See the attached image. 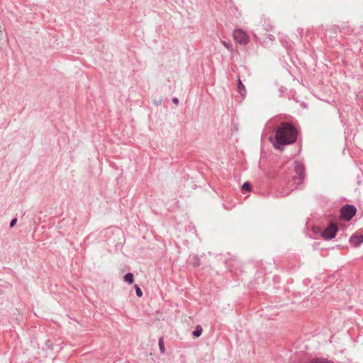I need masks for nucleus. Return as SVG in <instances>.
Instances as JSON below:
<instances>
[{
    "mask_svg": "<svg viewBox=\"0 0 363 363\" xmlns=\"http://www.w3.org/2000/svg\"><path fill=\"white\" fill-rule=\"evenodd\" d=\"M311 363H334L332 361L321 357H315L311 360Z\"/></svg>",
    "mask_w": 363,
    "mask_h": 363,
    "instance_id": "9d476101",
    "label": "nucleus"
},
{
    "mask_svg": "<svg viewBox=\"0 0 363 363\" xmlns=\"http://www.w3.org/2000/svg\"><path fill=\"white\" fill-rule=\"evenodd\" d=\"M222 43L229 51L233 50V45L230 43L223 41Z\"/></svg>",
    "mask_w": 363,
    "mask_h": 363,
    "instance_id": "4468645a",
    "label": "nucleus"
},
{
    "mask_svg": "<svg viewBox=\"0 0 363 363\" xmlns=\"http://www.w3.org/2000/svg\"><path fill=\"white\" fill-rule=\"evenodd\" d=\"M162 100L161 99H158V100H154L153 101V104L156 106H159L162 104Z\"/></svg>",
    "mask_w": 363,
    "mask_h": 363,
    "instance_id": "f3484780",
    "label": "nucleus"
},
{
    "mask_svg": "<svg viewBox=\"0 0 363 363\" xmlns=\"http://www.w3.org/2000/svg\"><path fill=\"white\" fill-rule=\"evenodd\" d=\"M349 242L352 246L357 247L360 244L363 243V235L352 234L349 239Z\"/></svg>",
    "mask_w": 363,
    "mask_h": 363,
    "instance_id": "423d86ee",
    "label": "nucleus"
},
{
    "mask_svg": "<svg viewBox=\"0 0 363 363\" xmlns=\"http://www.w3.org/2000/svg\"><path fill=\"white\" fill-rule=\"evenodd\" d=\"M294 170L297 176L293 177V180L294 181V187L292 189H297L298 186L301 184L303 181L306 175V169L304 164L300 161L294 162Z\"/></svg>",
    "mask_w": 363,
    "mask_h": 363,
    "instance_id": "f03ea898",
    "label": "nucleus"
},
{
    "mask_svg": "<svg viewBox=\"0 0 363 363\" xmlns=\"http://www.w3.org/2000/svg\"><path fill=\"white\" fill-rule=\"evenodd\" d=\"M123 280L128 284H133L134 281V276H133V273H131V272L126 273L123 277Z\"/></svg>",
    "mask_w": 363,
    "mask_h": 363,
    "instance_id": "6e6552de",
    "label": "nucleus"
},
{
    "mask_svg": "<svg viewBox=\"0 0 363 363\" xmlns=\"http://www.w3.org/2000/svg\"><path fill=\"white\" fill-rule=\"evenodd\" d=\"M338 231L337 225L334 223H330L321 233V236L327 240L334 238Z\"/></svg>",
    "mask_w": 363,
    "mask_h": 363,
    "instance_id": "20e7f679",
    "label": "nucleus"
},
{
    "mask_svg": "<svg viewBox=\"0 0 363 363\" xmlns=\"http://www.w3.org/2000/svg\"><path fill=\"white\" fill-rule=\"evenodd\" d=\"M202 331L203 329L201 326L199 325L195 328L194 330L192 333V335L194 336V337H199L201 335Z\"/></svg>",
    "mask_w": 363,
    "mask_h": 363,
    "instance_id": "1a4fd4ad",
    "label": "nucleus"
},
{
    "mask_svg": "<svg viewBox=\"0 0 363 363\" xmlns=\"http://www.w3.org/2000/svg\"><path fill=\"white\" fill-rule=\"evenodd\" d=\"M286 91V89L283 86H281L279 87V92L283 94Z\"/></svg>",
    "mask_w": 363,
    "mask_h": 363,
    "instance_id": "6ab92c4d",
    "label": "nucleus"
},
{
    "mask_svg": "<svg viewBox=\"0 0 363 363\" xmlns=\"http://www.w3.org/2000/svg\"><path fill=\"white\" fill-rule=\"evenodd\" d=\"M172 102H173L174 104H175L176 105H177V104H179V99H178V98H177V97H173V98L172 99Z\"/></svg>",
    "mask_w": 363,
    "mask_h": 363,
    "instance_id": "a211bd4d",
    "label": "nucleus"
},
{
    "mask_svg": "<svg viewBox=\"0 0 363 363\" xmlns=\"http://www.w3.org/2000/svg\"><path fill=\"white\" fill-rule=\"evenodd\" d=\"M16 222H17V218H13L10 222V224H9L10 227L13 228L16 224Z\"/></svg>",
    "mask_w": 363,
    "mask_h": 363,
    "instance_id": "dca6fc26",
    "label": "nucleus"
},
{
    "mask_svg": "<svg viewBox=\"0 0 363 363\" xmlns=\"http://www.w3.org/2000/svg\"><path fill=\"white\" fill-rule=\"evenodd\" d=\"M357 208L354 205L345 204L340 210V216L345 221H350L355 216Z\"/></svg>",
    "mask_w": 363,
    "mask_h": 363,
    "instance_id": "7ed1b4c3",
    "label": "nucleus"
},
{
    "mask_svg": "<svg viewBox=\"0 0 363 363\" xmlns=\"http://www.w3.org/2000/svg\"><path fill=\"white\" fill-rule=\"evenodd\" d=\"M234 39L240 44H247L248 43V37L242 29H237L233 33Z\"/></svg>",
    "mask_w": 363,
    "mask_h": 363,
    "instance_id": "39448f33",
    "label": "nucleus"
},
{
    "mask_svg": "<svg viewBox=\"0 0 363 363\" xmlns=\"http://www.w3.org/2000/svg\"><path fill=\"white\" fill-rule=\"evenodd\" d=\"M135 293H136L137 296L142 297L143 293L141 289L138 285H135Z\"/></svg>",
    "mask_w": 363,
    "mask_h": 363,
    "instance_id": "2eb2a0df",
    "label": "nucleus"
},
{
    "mask_svg": "<svg viewBox=\"0 0 363 363\" xmlns=\"http://www.w3.org/2000/svg\"><path fill=\"white\" fill-rule=\"evenodd\" d=\"M298 130L291 123L283 122L277 128L274 137L269 140L276 149L282 150L286 145L296 143L297 140Z\"/></svg>",
    "mask_w": 363,
    "mask_h": 363,
    "instance_id": "f257e3e1",
    "label": "nucleus"
},
{
    "mask_svg": "<svg viewBox=\"0 0 363 363\" xmlns=\"http://www.w3.org/2000/svg\"><path fill=\"white\" fill-rule=\"evenodd\" d=\"M241 188H242V190L246 191H248V192H250L251 190H252V186H251V184L249 182H245L242 185Z\"/></svg>",
    "mask_w": 363,
    "mask_h": 363,
    "instance_id": "f8f14e48",
    "label": "nucleus"
},
{
    "mask_svg": "<svg viewBox=\"0 0 363 363\" xmlns=\"http://www.w3.org/2000/svg\"><path fill=\"white\" fill-rule=\"evenodd\" d=\"M158 345L160 352L162 354H164L165 352V347L163 337L159 338Z\"/></svg>",
    "mask_w": 363,
    "mask_h": 363,
    "instance_id": "9b49d317",
    "label": "nucleus"
},
{
    "mask_svg": "<svg viewBox=\"0 0 363 363\" xmlns=\"http://www.w3.org/2000/svg\"><path fill=\"white\" fill-rule=\"evenodd\" d=\"M238 91L242 96H245L247 93L245 87L239 76L238 77Z\"/></svg>",
    "mask_w": 363,
    "mask_h": 363,
    "instance_id": "0eeeda50",
    "label": "nucleus"
},
{
    "mask_svg": "<svg viewBox=\"0 0 363 363\" xmlns=\"http://www.w3.org/2000/svg\"><path fill=\"white\" fill-rule=\"evenodd\" d=\"M192 264L194 267H199L201 264V260L198 255H194L193 257Z\"/></svg>",
    "mask_w": 363,
    "mask_h": 363,
    "instance_id": "ddd939ff",
    "label": "nucleus"
}]
</instances>
